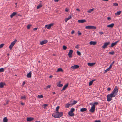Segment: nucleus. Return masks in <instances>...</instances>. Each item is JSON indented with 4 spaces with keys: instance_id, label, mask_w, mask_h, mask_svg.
I'll use <instances>...</instances> for the list:
<instances>
[{
    "instance_id": "f257e3e1",
    "label": "nucleus",
    "mask_w": 122,
    "mask_h": 122,
    "mask_svg": "<svg viewBox=\"0 0 122 122\" xmlns=\"http://www.w3.org/2000/svg\"><path fill=\"white\" fill-rule=\"evenodd\" d=\"M63 114L62 112H56L53 113L52 114V116L55 118H60L62 116Z\"/></svg>"
},
{
    "instance_id": "f03ea898",
    "label": "nucleus",
    "mask_w": 122,
    "mask_h": 122,
    "mask_svg": "<svg viewBox=\"0 0 122 122\" xmlns=\"http://www.w3.org/2000/svg\"><path fill=\"white\" fill-rule=\"evenodd\" d=\"M118 90V87L117 86H116L114 89L111 93L115 97L116 96L117 94Z\"/></svg>"
},
{
    "instance_id": "7ed1b4c3",
    "label": "nucleus",
    "mask_w": 122,
    "mask_h": 122,
    "mask_svg": "<svg viewBox=\"0 0 122 122\" xmlns=\"http://www.w3.org/2000/svg\"><path fill=\"white\" fill-rule=\"evenodd\" d=\"M115 97L111 93L110 94H108L107 96V101L108 102H109L111 100L112 98L113 97Z\"/></svg>"
},
{
    "instance_id": "20e7f679",
    "label": "nucleus",
    "mask_w": 122,
    "mask_h": 122,
    "mask_svg": "<svg viewBox=\"0 0 122 122\" xmlns=\"http://www.w3.org/2000/svg\"><path fill=\"white\" fill-rule=\"evenodd\" d=\"M17 41V40L16 39H15L14 41L12 42L10 45L9 46V48L10 50H11L12 48L13 47V46H14V45L15 44L16 42Z\"/></svg>"
},
{
    "instance_id": "39448f33",
    "label": "nucleus",
    "mask_w": 122,
    "mask_h": 122,
    "mask_svg": "<svg viewBox=\"0 0 122 122\" xmlns=\"http://www.w3.org/2000/svg\"><path fill=\"white\" fill-rule=\"evenodd\" d=\"M85 28L87 29H95L96 27L93 26L88 25L86 26Z\"/></svg>"
},
{
    "instance_id": "423d86ee",
    "label": "nucleus",
    "mask_w": 122,
    "mask_h": 122,
    "mask_svg": "<svg viewBox=\"0 0 122 122\" xmlns=\"http://www.w3.org/2000/svg\"><path fill=\"white\" fill-rule=\"evenodd\" d=\"M79 67V66L77 65H75L71 66V70H73L77 69Z\"/></svg>"
},
{
    "instance_id": "0eeeda50",
    "label": "nucleus",
    "mask_w": 122,
    "mask_h": 122,
    "mask_svg": "<svg viewBox=\"0 0 122 122\" xmlns=\"http://www.w3.org/2000/svg\"><path fill=\"white\" fill-rule=\"evenodd\" d=\"M53 23H51L49 25H46L45 26V28H47L48 29H50L51 28V26H53Z\"/></svg>"
},
{
    "instance_id": "6e6552de",
    "label": "nucleus",
    "mask_w": 122,
    "mask_h": 122,
    "mask_svg": "<svg viewBox=\"0 0 122 122\" xmlns=\"http://www.w3.org/2000/svg\"><path fill=\"white\" fill-rule=\"evenodd\" d=\"M95 107L94 105H93L91 107V109L89 110L90 112L93 113L95 111Z\"/></svg>"
},
{
    "instance_id": "1a4fd4ad",
    "label": "nucleus",
    "mask_w": 122,
    "mask_h": 122,
    "mask_svg": "<svg viewBox=\"0 0 122 122\" xmlns=\"http://www.w3.org/2000/svg\"><path fill=\"white\" fill-rule=\"evenodd\" d=\"M110 43V42H107L105 43L104 45L102 46V47L103 48L105 49Z\"/></svg>"
},
{
    "instance_id": "9d476101",
    "label": "nucleus",
    "mask_w": 122,
    "mask_h": 122,
    "mask_svg": "<svg viewBox=\"0 0 122 122\" xmlns=\"http://www.w3.org/2000/svg\"><path fill=\"white\" fill-rule=\"evenodd\" d=\"M73 51L72 50H70L69 51L68 54V55L70 58H71L72 57V54Z\"/></svg>"
},
{
    "instance_id": "9b49d317",
    "label": "nucleus",
    "mask_w": 122,
    "mask_h": 122,
    "mask_svg": "<svg viewBox=\"0 0 122 122\" xmlns=\"http://www.w3.org/2000/svg\"><path fill=\"white\" fill-rule=\"evenodd\" d=\"M119 40L116 41L115 42H114L112 43L111 44V46H110L111 47H112L116 45L119 42Z\"/></svg>"
},
{
    "instance_id": "f8f14e48",
    "label": "nucleus",
    "mask_w": 122,
    "mask_h": 122,
    "mask_svg": "<svg viewBox=\"0 0 122 122\" xmlns=\"http://www.w3.org/2000/svg\"><path fill=\"white\" fill-rule=\"evenodd\" d=\"M47 40H45L41 41L40 43V44L41 45H43L46 43L47 42Z\"/></svg>"
},
{
    "instance_id": "ddd939ff",
    "label": "nucleus",
    "mask_w": 122,
    "mask_h": 122,
    "mask_svg": "<svg viewBox=\"0 0 122 122\" xmlns=\"http://www.w3.org/2000/svg\"><path fill=\"white\" fill-rule=\"evenodd\" d=\"M34 119L33 118L30 117H27L26 119L27 121V122H30L33 120Z\"/></svg>"
},
{
    "instance_id": "4468645a",
    "label": "nucleus",
    "mask_w": 122,
    "mask_h": 122,
    "mask_svg": "<svg viewBox=\"0 0 122 122\" xmlns=\"http://www.w3.org/2000/svg\"><path fill=\"white\" fill-rule=\"evenodd\" d=\"M97 43V42L93 41H91L89 42V44L90 45H95Z\"/></svg>"
},
{
    "instance_id": "2eb2a0df",
    "label": "nucleus",
    "mask_w": 122,
    "mask_h": 122,
    "mask_svg": "<svg viewBox=\"0 0 122 122\" xmlns=\"http://www.w3.org/2000/svg\"><path fill=\"white\" fill-rule=\"evenodd\" d=\"M31 71L27 75V77L28 78H30L31 76Z\"/></svg>"
},
{
    "instance_id": "dca6fc26",
    "label": "nucleus",
    "mask_w": 122,
    "mask_h": 122,
    "mask_svg": "<svg viewBox=\"0 0 122 122\" xmlns=\"http://www.w3.org/2000/svg\"><path fill=\"white\" fill-rule=\"evenodd\" d=\"M86 22L85 19L79 20H78V22L79 23H82Z\"/></svg>"
},
{
    "instance_id": "f3484780",
    "label": "nucleus",
    "mask_w": 122,
    "mask_h": 122,
    "mask_svg": "<svg viewBox=\"0 0 122 122\" xmlns=\"http://www.w3.org/2000/svg\"><path fill=\"white\" fill-rule=\"evenodd\" d=\"M68 115L71 116H73L74 115L73 112L69 111L68 113Z\"/></svg>"
},
{
    "instance_id": "a211bd4d",
    "label": "nucleus",
    "mask_w": 122,
    "mask_h": 122,
    "mask_svg": "<svg viewBox=\"0 0 122 122\" xmlns=\"http://www.w3.org/2000/svg\"><path fill=\"white\" fill-rule=\"evenodd\" d=\"M114 23H112L108 25H107V27L109 28H112L114 26Z\"/></svg>"
},
{
    "instance_id": "6ab92c4d",
    "label": "nucleus",
    "mask_w": 122,
    "mask_h": 122,
    "mask_svg": "<svg viewBox=\"0 0 122 122\" xmlns=\"http://www.w3.org/2000/svg\"><path fill=\"white\" fill-rule=\"evenodd\" d=\"M61 81H59V82L57 83V85L59 87H61L63 86V85L62 84H61Z\"/></svg>"
},
{
    "instance_id": "aec40b11",
    "label": "nucleus",
    "mask_w": 122,
    "mask_h": 122,
    "mask_svg": "<svg viewBox=\"0 0 122 122\" xmlns=\"http://www.w3.org/2000/svg\"><path fill=\"white\" fill-rule=\"evenodd\" d=\"M68 86V84H67L65 85L63 87L62 89L61 90V91H63Z\"/></svg>"
},
{
    "instance_id": "412c9836",
    "label": "nucleus",
    "mask_w": 122,
    "mask_h": 122,
    "mask_svg": "<svg viewBox=\"0 0 122 122\" xmlns=\"http://www.w3.org/2000/svg\"><path fill=\"white\" fill-rule=\"evenodd\" d=\"M95 64V63H87V65L88 66H92L94 65Z\"/></svg>"
},
{
    "instance_id": "4be33fe9",
    "label": "nucleus",
    "mask_w": 122,
    "mask_h": 122,
    "mask_svg": "<svg viewBox=\"0 0 122 122\" xmlns=\"http://www.w3.org/2000/svg\"><path fill=\"white\" fill-rule=\"evenodd\" d=\"M94 10L95 8H93L92 9L89 10L87 11V12L88 13H90L93 11Z\"/></svg>"
},
{
    "instance_id": "5701e85b",
    "label": "nucleus",
    "mask_w": 122,
    "mask_h": 122,
    "mask_svg": "<svg viewBox=\"0 0 122 122\" xmlns=\"http://www.w3.org/2000/svg\"><path fill=\"white\" fill-rule=\"evenodd\" d=\"M16 14V12H13L10 15V17L11 18H12L14 16H15Z\"/></svg>"
},
{
    "instance_id": "b1692460",
    "label": "nucleus",
    "mask_w": 122,
    "mask_h": 122,
    "mask_svg": "<svg viewBox=\"0 0 122 122\" xmlns=\"http://www.w3.org/2000/svg\"><path fill=\"white\" fill-rule=\"evenodd\" d=\"M71 18V17L70 15L67 18H66L65 19V20L66 22H67L68 20H69Z\"/></svg>"
},
{
    "instance_id": "393cba45",
    "label": "nucleus",
    "mask_w": 122,
    "mask_h": 122,
    "mask_svg": "<svg viewBox=\"0 0 122 122\" xmlns=\"http://www.w3.org/2000/svg\"><path fill=\"white\" fill-rule=\"evenodd\" d=\"M87 110V109L86 108H81L80 109V111L81 112H84L86 111Z\"/></svg>"
},
{
    "instance_id": "a878e982",
    "label": "nucleus",
    "mask_w": 122,
    "mask_h": 122,
    "mask_svg": "<svg viewBox=\"0 0 122 122\" xmlns=\"http://www.w3.org/2000/svg\"><path fill=\"white\" fill-rule=\"evenodd\" d=\"M95 79H94V80H92L91 81H90L89 82V86H91V85H92L94 81H95Z\"/></svg>"
},
{
    "instance_id": "bb28decb",
    "label": "nucleus",
    "mask_w": 122,
    "mask_h": 122,
    "mask_svg": "<svg viewBox=\"0 0 122 122\" xmlns=\"http://www.w3.org/2000/svg\"><path fill=\"white\" fill-rule=\"evenodd\" d=\"M121 11H119L117 12L116 13H115V15H119L121 13Z\"/></svg>"
},
{
    "instance_id": "cd10ccee",
    "label": "nucleus",
    "mask_w": 122,
    "mask_h": 122,
    "mask_svg": "<svg viewBox=\"0 0 122 122\" xmlns=\"http://www.w3.org/2000/svg\"><path fill=\"white\" fill-rule=\"evenodd\" d=\"M8 119L7 117H4L3 119L4 122H7Z\"/></svg>"
},
{
    "instance_id": "c85d7f7f",
    "label": "nucleus",
    "mask_w": 122,
    "mask_h": 122,
    "mask_svg": "<svg viewBox=\"0 0 122 122\" xmlns=\"http://www.w3.org/2000/svg\"><path fill=\"white\" fill-rule=\"evenodd\" d=\"M63 71V70L61 68H59L57 70L56 72H58L59 71Z\"/></svg>"
},
{
    "instance_id": "c756f323",
    "label": "nucleus",
    "mask_w": 122,
    "mask_h": 122,
    "mask_svg": "<svg viewBox=\"0 0 122 122\" xmlns=\"http://www.w3.org/2000/svg\"><path fill=\"white\" fill-rule=\"evenodd\" d=\"M43 97V96L42 95H38L37 96V98H42Z\"/></svg>"
},
{
    "instance_id": "7c9ffc66",
    "label": "nucleus",
    "mask_w": 122,
    "mask_h": 122,
    "mask_svg": "<svg viewBox=\"0 0 122 122\" xmlns=\"http://www.w3.org/2000/svg\"><path fill=\"white\" fill-rule=\"evenodd\" d=\"M4 84L3 83L1 82L0 83V88H2L3 87Z\"/></svg>"
},
{
    "instance_id": "2f4dec72",
    "label": "nucleus",
    "mask_w": 122,
    "mask_h": 122,
    "mask_svg": "<svg viewBox=\"0 0 122 122\" xmlns=\"http://www.w3.org/2000/svg\"><path fill=\"white\" fill-rule=\"evenodd\" d=\"M59 106L57 107L56 108V112H59L58 110L59 108Z\"/></svg>"
},
{
    "instance_id": "473e14b6",
    "label": "nucleus",
    "mask_w": 122,
    "mask_h": 122,
    "mask_svg": "<svg viewBox=\"0 0 122 122\" xmlns=\"http://www.w3.org/2000/svg\"><path fill=\"white\" fill-rule=\"evenodd\" d=\"M42 5L41 4H40L39 5H38L37 6V9H39L40 8L42 7Z\"/></svg>"
},
{
    "instance_id": "72a5a7b5",
    "label": "nucleus",
    "mask_w": 122,
    "mask_h": 122,
    "mask_svg": "<svg viewBox=\"0 0 122 122\" xmlns=\"http://www.w3.org/2000/svg\"><path fill=\"white\" fill-rule=\"evenodd\" d=\"M32 25H27V28L28 29H29L30 28V27Z\"/></svg>"
},
{
    "instance_id": "f704fd0d",
    "label": "nucleus",
    "mask_w": 122,
    "mask_h": 122,
    "mask_svg": "<svg viewBox=\"0 0 122 122\" xmlns=\"http://www.w3.org/2000/svg\"><path fill=\"white\" fill-rule=\"evenodd\" d=\"M118 4L117 3H114L113 4V5L114 6H118Z\"/></svg>"
},
{
    "instance_id": "c9c22d12",
    "label": "nucleus",
    "mask_w": 122,
    "mask_h": 122,
    "mask_svg": "<svg viewBox=\"0 0 122 122\" xmlns=\"http://www.w3.org/2000/svg\"><path fill=\"white\" fill-rule=\"evenodd\" d=\"M75 109L74 108H72L71 109V110L70 111L71 112H73L74 111Z\"/></svg>"
},
{
    "instance_id": "e433bc0d",
    "label": "nucleus",
    "mask_w": 122,
    "mask_h": 122,
    "mask_svg": "<svg viewBox=\"0 0 122 122\" xmlns=\"http://www.w3.org/2000/svg\"><path fill=\"white\" fill-rule=\"evenodd\" d=\"M21 99H26V97L25 96H22L21 97Z\"/></svg>"
},
{
    "instance_id": "4c0bfd02",
    "label": "nucleus",
    "mask_w": 122,
    "mask_h": 122,
    "mask_svg": "<svg viewBox=\"0 0 122 122\" xmlns=\"http://www.w3.org/2000/svg\"><path fill=\"white\" fill-rule=\"evenodd\" d=\"M70 104H66L65 107L67 108H68L69 107Z\"/></svg>"
},
{
    "instance_id": "58836bf2",
    "label": "nucleus",
    "mask_w": 122,
    "mask_h": 122,
    "mask_svg": "<svg viewBox=\"0 0 122 122\" xmlns=\"http://www.w3.org/2000/svg\"><path fill=\"white\" fill-rule=\"evenodd\" d=\"M4 69L3 68H1L0 69V73L1 72H3L4 71Z\"/></svg>"
},
{
    "instance_id": "ea45409f",
    "label": "nucleus",
    "mask_w": 122,
    "mask_h": 122,
    "mask_svg": "<svg viewBox=\"0 0 122 122\" xmlns=\"http://www.w3.org/2000/svg\"><path fill=\"white\" fill-rule=\"evenodd\" d=\"M77 55H79V56H80L81 54L80 52L78 51H77Z\"/></svg>"
},
{
    "instance_id": "a19ab883",
    "label": "nucleus",
    "mask_w": 122,
    "mask_h": 122,
    "mask_svg": "<svg viewBox=\"0 0 122 122\" xmlns=\"http://www.w3.org/2000/svg\"><path fill=\"white\" fill-rule=\"evenodd\" d=\"M63 48L64 50H66L67 49V47L65 46H63Z\"/></svg>"
},
{
    "instance_id": "79ce46f5",
    "label": "nucleus",
    "mask_w": 122,
    "mask_h": 122,
    "mask_svg": "<svg viewBox=\"0 0 122 122\" xmlns=\"http://www.w3.org/2000/svg\"><path fill=\"white\" fill-rule=\"evenodd\" d=\"M110 70L108 68L105 71V73H106L107 72L109 71Z\"/></svg>"
},
{
    "instance_id": "37998d69",
    "label": "nucleus",
    "mask_w": 122,
    "mask_h": 122,
    "mask_svg": "<svg viewBox=\"0 0 122 122\" xmlns=\"http://www.w3.org/2000/svg\"><path fill=\"white\" fill-rule=\"evenodd\" d=\"M50 87H51V86L48 85V86H47L45 88V89H47L48 88H50Z\"/></svg>"
},
{
    "instance_id": "c03bdc74",
    "label": "nucleus",
    "mask_w": 122,
    "mask_h": 122,
    "mask_svg": "<svg viewBox=\"0 0 122 122\" xmlns=\"http://www.w3.org/2000/svg\"><path fill=\"white\" fill-rule=\"evenodd\" d=\"M4 44H2L0 45V48L3 47L4 46Z\"/></svg>"
},
{
    "instance_id": "a18cd8bd",
    "label": "nucleus",
    "mask_w": 122,
    "mask_h": 122,
    "mask_svg": "<svg viewBox=\"0 0 122 122\" xmlns=\"http://www.w3.org/2000/svg\"><path fill=\"white\" fill-rule=\"evenodd\" d=\"M109 54L113 55L114 54V51H113L112 52H109Z\"/></svg>"
},
{
    "instance_id": "49530a36",
    "label": "nucleus",
    "mask_w": 122,
    "mask_h": 122,
    "mask_svg": "<svg viewBox=\"0 0 122 122\" xmlns=\"http://www.w3.org/2000/svg\"><path fill=\"white\" fill-rule=\"evenodd\" d=\"M43 106L44 107V108H45L46 107L48 106V104H44L43 105Z\"/></svg>"
},
{
    "instance_id": "de8ad7c7",
    "label": "nucleus",
    "mask_w": 122,
    "mask_h": 122,
    "mask_svg": "<svg viewBox=\"0 0 122 122\" xmlns=\"http://www.w3.org/2000/svg\"><path fill=\"white\" fill-rule=\"evenodd\" d=\"M98 104V103L97 102H95L93 104V105H94L95 106V105H97Z\"/></svg>"
},
{
    "instance_id": "09e8293b",
    "label": "nucleus",
    "mask_w": 122,
    "mask_h": 122,
    "mask_svg": "<svg viewBox=\"0 0 122 122\" xmlns=\"http://www.w3.org/2000/svg\"><path fill=\"white\" fill-rule=\"evenodd\" d=\"M79 45H76L75 46V48L76 49L78 48H79Z\"/></svg>"
},
{
    "instance_id": "8fccbe9b",
    "label": "nucleus",
    "mask_w": 122,
    "mask_h": 122,
    "mask_svg": "<svg viewBox=\"0 0 122 122\" xmlns=\"http://www.w3.org/2000/svg\"><path fill=\"white\" fill-rule=\"evenodd\" d=\"M77 102L76 101H74L73 102V104H76L77 103Z\"/></svg>"
},
{
    "instance_id": "3c124183",
    "label": "nucleus",
    "mask_w": 122,
    "mask_h": 122,
    "mask_svg": "<svg viewBox=\"0 0 122 122\" xmlns=\"http://www.w3.org/2000/svg\"><path fill=\"white\" fill-rule=\"evenodd\" d=\"M78 34L79 36L81 34V33L80 32V31H78Z\"/></svg>"
},
{
    "instance_id": "603ef678",
    "label": "nucleus",
    "mask_w": 122,
    "mask_h": 122,
    "mask_svg": "<svg viewBox=\"0 0 122 122\" xmlns=\"http://www.w3.org/2000/svg\"><path fill=\"white\" fill-rule=\"evenodd\" d=\"M112 65H110L109 67L108 68H109V69L110 70V69L112 68Z\"/></svg>"
},
{
    "instance_id": "864d4df0",
    "label": "nucleus",
    "mask_w": 122,
    "mask_h": 122,
    "mask_svg": "<svg viewBox=\"0 0 122 122\" xmlns=\"http://www.w3.org/2000/svg\"><path fill=\"white\" fill-rule=\"evenodd\" d=\"M107 19L109 20H111V18L110 17H107Z\"/></svg>"
},
{
    "instance_id": "5fc2aeb1",
    "label": "nucleus",
    "mask_w": 122,
    "mask_h": 122,
    "mask_svg": "<svg viewBox=\"0 0 122 122\" xmlns=\"http://www.w3.org/2000/svg\"><path fill=\"white\" fill-rule=\"evenodd\" d=\"M37 28H35L33 29V30L34 31H36L37 30Z\"/></svg>"
},
{
    "instance_id": "6e6d98bb",
    "label": "nucleus",
    "mask_w": 122,
    "mask_h": 122,
    "mask_svg": "<svg viewBox=\"0 0 122 122\" xmlns=\"http://www.w3.org/2000/svg\"><path fill=\"white\" fill-rule=\"evenodd\" d=\"M111 88L110 87H108L107 88V90L108 91H110L111 90Z\"/></svg>"
},
{
    "instance_id": "4d7b16f0",
    "label": "nucleus",
    "mask_w": 122,
    "mask_h": 122,
    "mask_svg": "<svg viewBox=\"0 0 122 122\" xmlns=\"http://www.w3.org/2000/svg\"><path fill=\"white\" fill-rule=\"evenodd\" d=\"M65 10L66 12H68V9L67 8H66Z\"/></svg>"
},
{
    "instance_id": "13d9d810",
    "label": "nucleus",
    "mask_w": 122,
    "mask_h": 122,
    "mask_svg": "<svg viewBox=\"0 0 122 122\" xmlns=\"http://www.w3.org/2000/svg\"><path fill=\"white\" fill-rule=\"evenodd\" d=\"M74 32H75L74 31V30H72L71 31V34H73L74 33Z\"/></svg>"
},
{
    "instance_id": "bf43d9fd",
    "label": "nucleus",
    "mask_w": 122,
    "mask_h": 122,
    "mask_svg": "<svg viewBox=\"0 0 122 122\" xmlns=\"http://www.w3.org/2000/svg\"><path fill=\"white\" fill-rule=\"evenodd\" d=\"M99 33L101 35H102L103 34V33L102 32H99Z\"/></svg>"
},
{
    "instance_id": "052dcab7",
    "label": "nucleus",
    "mask_w": 122,
    "mask_h": 122,
    "mask_svg": "<svg viewBox=\"0 0 122 122\" xmlns=\"http://www.w3.org/2000/svg\"><path fill=\"white\" fill-rule=\"evenodd\" d=\"M59 0H54V1L55 2H58V1Z\"/></svg>"
},
{
    "instance_id": "680f3d73",
    "label": "nucleus",
    "mask_w": 122,
    "mask_h": 122,
    "mask_svg": "<svg viewBox=\"0 0 122 122\" xmlns=\"http://www.w3.org/2000/svg\"><path fill=\"white\" fill-rule=\"evenodd\" d=\"M25 84V81H24L23 82V84H22V85H24Z\"/></svg>"
},
{
    "instance_id": "e2e57ef3",
    "label": "nucleus",
    "mask_w": 122,
    "mask_h": 122,
    "mask_svg": "<svg viewBox=\"0 0 122 122\" xmlns=\"http://www.w3.org/2000/svg\"><path fill=\"white\" fill-rule=\"evenodd\" d=\"M22 105H24V103H23L22 102H21L20 103Z\"/></svg>"
},
{
    "instance_id": "0e129e2a",
    "label": "nucleus",
    "mask_w": 122,
    "mask_h": 122,
    "mask_svg": "<svg viewBox=\"0 0 122 122\" xmlns=\"http://www.w3.org/2000/svg\"><path fill=\"white\" fill-rule=\"evenodd\" d=\"M114 61H113L112 63V64H111V65H112L114 63Z\"/></svg>"
},
{
    "instance_id": "69168bd1",
    "label": "nucleus",
    "mask_w": 122,
    "mask_h": 122,
    "mask_svg": "<svg viewBox=\"0 0 122 122\" xmlns=\"http://www.w3.org/2000/svg\"><path fill=\"white\" fill-rule=\"evenodd\" d=\"M76 10L77 11H80V10L78 9H76Z\"/></svg>"
},
{
    "instance_id": "338daca9",
    "label": "nucleus",
    "mask_w": 122,
    "mask_h": 122,
    "mask_svg": "<svg viewBox=\"0 0 122 122\" xmlns=\"http://www.w3.org/2000/svg\"><path fill=\"white\" fill-rule=\"evenodd\" d=\"M52 93L53 94H56V93L55 92H53Z\"/></svg>"
},
{
    "instance_id": "774afa93",
    "label": "nucleus",
    "mask_w": 122,
    "mask_h": 122,
    "mask_svg": "<svg viewBox=\"0 0 122 122\" xmlns=\"http://www.w3.org/2000/svg\"><path fill=\"white\" fill-rule=\"evenodd\" d=\"M52 77V76L51 75V76H49V77L50 78H51V77Z\"/></svg>"
}]
</instances>
